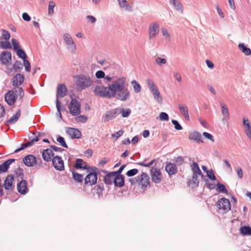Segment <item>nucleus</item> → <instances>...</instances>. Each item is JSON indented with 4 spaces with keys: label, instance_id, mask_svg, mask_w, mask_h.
<instances>
[{
    "label": "nucleus",
    "instance_id": "nucleus-3",
    "mask_svg": "<svg viewBox=\"0 0 251 251\" xmlns=\"http://www.w3.org/2000/svg\"><path fill=\"white\" fill-rule=\"evenodd\" d=\"M87 170L88 172L92 171V172H90L84 178V184L87 185L89 183L91 186H92L97 182L99 170L94 166H88Z\"/></svg>",
    "mask_w": 251,
    "mask_h": 251
},
{
    "label": "nucleus",
    "instance_id": "nucleus-1",
    "mask_svg": "<svg viewBox=\"0 0 251 251\" xmlns=\"http://www.w3.org/2000/svg\"><path fill=\"white\" fill-rule=\"evenodd\" d=\"M108 81V86L98 85L94 90V94L98 96L103 98L111 99L115 98L121 101H126L130 96V92L126 87V79L122 76L116 79L112 80L111 77H104Z\"/></svg>",
    "mask_w": 251,
    "mask_h": 251
},
{
    "label": "nucleus",
    "instance_id": "nucleus-53",
    "mask_svg": "<svg viewBox=\"0 0 251 251\" xmlns=\"http://www.w3.org/2000/svg\"><path fill=\"white\" fill-rule=\"evenodd\" d=\"M161 31H162L163 35L165 37V39L166 40H168V41H170V35L167 31V29L165 28H162Z\"/></svg>",
    "mask_w": 251,
    "mask_h": 251
},
{
    "label": "nucleus",
    "instance_id": "nucleus-13",
    "mask_svg": "<svg viewBox=\"0 0 251 251\" xmlns=\"http://www.w3.org/2000/svg\"><path fill=\"white\" fill-rule=\"evenodd\" d=\"M66 133L69 134L72 139H79L81 136V132L77 129L74 127H67Z\"/></svg>",
    "mask_w": 251,
    "mask_h": 251
},
{
    "label": "nucleus",
    "instance_id": "nucleus-22",
    "mask_svg": "<svg viewBox=\"0 0 251 251\" xmlns=\"http://www.w3.org/2000/svg\"><path fill=\"white\" fill-rule=\"evenodd\" d=\"M189 138L190 139L198 143L202 142V136L201 134L197 131L190 132L189 135Z\"/></svg>",
    "mask_w": 251,
    "mask_h": 251
},
{
    "label": "nucleus",
    "instance_id": "nucleus-6",
    "mask_svg": "<svg viewBox=\"0 0 251 251\" xmlns=\"http://www.w3.org/2000/svg\"><path fill=\"white\" fill-rule=\"evenodd\" d=\"M217 208L219 210H222L223 213H226L231 208V204L229 201L226 198H223L219 200L216 203Z\"/></svg>",
    "mask_w": 251,
    "mask_h": 251
},
{
    "label": "nucleus",
    "instance_id": "nucleus-63",
    "mask_svg": "<svg viewBox=\"0 0 251 251\" xmlns=\"http://www.w3.org/2000/svg\"><path fill=\"white\" fill-rule=\"evenodd\" d=\"M155 62L158 64H165L166 60L165 58H161L160 57H157L155 59Z\"/></svg>",
    "mask_w": 251,
    "mask_h": 251
},
{
    "label": "nucleus",
    "instance_id": "nucleus-46",
    "mask_svg": "<svg viewBox=\"0 0 251 251\" xmlns=\"http://www.w3.org/2000/svg\"><path fill=\"white\" fill-rule=\"evenodd\" d=\"M11 43L13 47V50L15 51L20 49L19 43L17 39L14 38L12 39Z\"/></svg>",
    "mask_w": 251,
    "mask_h": 251
},
{
    "label": "nucleus",
    "instance_id": "nucleus-51",
    "mask_svg": "<svg viewBox=\"0 0 251 251\" xmlns=\"http://www.w3.org/2000/svg\"><path fill=\"white\" fill-rule=\"evenodd\" d=\"M24 65L25 67V70L26 72H29L31 70L30 63L27 58L23 60Z\"/></svg>",
    "mask_w": 251,
    "mask_h": 251
},
{
    "label": "nucleus",
    "instance_id": "nucleus-33",
    "mask_svg": "<svg viewBox=\"0 0 251 251\" xmlns=\"http://www.w3.org/2000/svg\"><path fill=\"white\" fill-rule=\"evenodd\" d=\"M191 167L193 171V174H198L199 175L201 176L202 177L203 176V175L201 173L197 163L195 162H193V163L191 165Z\"/></svg>",
    "mask_w": 251,
    "mask_h": 251
},
{
    "label": "nucleus",
    "instance_id": "nucleus-17",
    "mask_svg": "<svg viewBox=\"0 0 251 251\" xmlns=\"http://www.w3.org/2000/svg\"><path fill=\"white\" fill-rule=\"evenodd\" d=\"M12 60V55L10 52L3 51L1 52L0 57V60L2 64L8 65Z\"/></svg>",
    "mask_w": 251,
    "mask_h": 251
},
{
    "label": "nucleus",
    "instance_id": "nucleus-54",
    "mask_svg": "<svg viewBox=\"0 0 251 251\" xmlns=\"http://www.w3.org/2000/svg\"><path fill=\"white\" fill-rule=\"evenodd\" d=\"M55 3L53 1H50L49 4L48 13L49 14H51L53 13V8L55 6Z\"/></svg>",
    "mask_w": 251,
    "mask_h": 251
},
{
    "label": "nucleus",
    "instance_id": "nucleus-8",
    "mask_svg": "<svg viewBox=\"0 0 251 251\" xmlns=\"http://www.w3.org/2000/svg\"><path fill=\"white\" fill-rule=\"evenodd\" d=\"M52 164L54 168L59 171L64 170V162L60 156L56 155L52 159Z\"/></svg>",
    "mask_w": 251,
    "mask_h": 251
},
{
    "label": "nucleus",
    "instance_id": "nucleus-59",
    "mask_svg": "<svg viewBox=\"0 0 251 251\" xmlns=\"http://www.w3.org/2000/svg\"><path fill=\"white\" fill-rule=\"evenodd\" d=\"M207 176H208V177L211 180H216V176H215L214 174V173L212 171V169H211V171H208L207 173Z\"/></svg>",
    "mask_w": 251,
    "mask_h": 251
},
{
    "label": "nucleus",
    "instance_id": "nucleus-39",
    "mask_svg": "<svg viewBox=\"0 0 251 251\" xmlns=\"http://www.w3.org/2000/svg\"><path fill=\"white\" fill-rule=\"evenodd\" d=\"M217 190L218 192L224 193L226 194H228V190H227L224 184L221 183L220 182H218L217 184Z\"/></svg>",
    "mask_w": 251,
    "mask_h": 251
},
{
    "label": "nucleus",
    "instance_id": "nucleus-56",
    "mask_svg": "<svg viewBox=\"0 0 251 251\" xmlns=\"http://www.w3.org/2000/svg\"><path fill=\"white\" fill-rule=\"evenodd\" d=\"M175 161L178 166H180L184 163V158L182 156H178L175 159Z\"/></svg>",
    "mask_w": 251,
    "mask_h": 251
},
{
    "label": "nucleus",
    "instance_id": "nucleus-14",
    "mask_svg": "<svg viewBox=\"0 0 251 251\" xmlns=\"http://www.w3.org/2000/svg\"><path fill=\"white\" fill-rule=\"evenodd\" d=\"M68 90L64 83L59 84L57 87L56 97L62 98L67 95Z\"/></svg>",
    "mask_w": 251,
    "mask_h": 251
},
{
    "label": "nucleus",
    "instance_id": "nucleus-50",
    "mask_svg": "<svg viewBox=\"0 0 251 251\" xmlns=\"http://www.w3.org/2000/svg\"><path fill=\"white\" fill-rule=\"evenodd\" d=\"M198 174H193L192 181L193 184H194L195 187H197L199 184V180L198 179Z\"/></svg>",
    "mask_w": 251,
    "mask_h": 251
},
{
    "label": "nucleus",
    "instance_id": "nucleus-52",
    "mask_svg": "<svg viewBox=\"0 0 251 251\" xmlns=\"http://www.w3.org/2000/svg\"><path fill=\"white\" fill-rule=\"evenodd\" d=\"M172 123L174 125L176 129L179 130L182 129V126L179 124L177 120H172Z\"/></svg>",
    "mask_w": 251,
    "mask_h": 251
},
{
    "label": "nucleus",
    "instance_id": "nucleus-18",
    "mask_svg": "<svg viewBox=\"0 0 251 251\" xmlns=\"http://www.w3.org/2000/svg\"><path fill=\"white\" fill-rule=\"evenodd\" d=\"M24 75L20 73L14 75L12 79V85L14 87L21 85L24 81Z\"/></svg>",
    "mask_w": 251,
    "mask_h": 251
},
{
    "label": "nucleus",
    "instance_id": "nucleus-15",
    "mask_svg": "<svg viewBox=\"0 0 251 251\" xmlns=\"http://www.w3.org/2000/svg\"><path fill=\"white\" fill-rule=\"evenodd\" d=\"M5 100L9 105H12L16 101V97L14 90H9L5 95Z\"/></svg>",
    "mask_w": 251,
    "mask_h": 251
},
{
    "label": "nucleus",
    "instance_id": "nucleus-58",
    "mask_svg": "<svg viewBox=\"0 0 251 251\" xmlns=\"http://www.w3.org/2000/svg\"><path fill=\"white\" fill-rule=\"evenodd\" d=\"M124 132V130L121 129L116 132L115 134H112V136L115 138V140H117L123 134Z\"/></svg>",
    "mask_w": 251,
    "mask_h": 251
},
{
    "label": "nucleus",
    "instance_id": "nucleus-44",
    "mask_svg": "<svg viewBox=\"0 0 251 251\" xmlns=\"http://www.w3.org/2000/svg\"><path fill=\"white\" fill-rule=\"evenodd\" d=\"M88 117L86 115H79L75 118V120L77 123H85Z\"/></svg>",
    "mask_w": 251,
    "mask_h": 251
},
{
    "label": "nucleus",
    "instance_id": "nucleus-37",
    "mask_svg": "<svg viewBox=\"0 0 251 251\" xmlns=\"http://www.w3.org/2000/svg\"><path fill=\"white\" fill-rule=\"evenodd\" d=\"M73 175V178L76 181L78 182H82L83 180V175L76 172H72Z\"/></svg>",
    "mask_w": 251,
    "mask_h": 251
},
{
    "label": "nucleus",
    "instance_id": "nucleus-12",
    "mask_svg": "<svg viewBox=\"0 0 251 251\" xmlns=\"http://www.w3.org/2000/svg\"><path fill=\"white\" fill-rule=\"evenodd\" d=\"M63 38L68 48H72L71 51L73 52H75L76 50V46L70 34L67 33H65Z\"/></svg>",
    "mask_w": 251,
    "mask_h": 251
},
{
    "label": "nucleus",
    "instance_id": "nucleus-55",
    "mask_svg": "<svg viewBox=\"0 0 251 251\" xmlns=\"http://www.w3.org/2000/svg\"><path fill=\"white\" fill-rule=\"evenodd\" d=\"M159 118L162 121H168L169 119L168 115L165 112H161L159 115Z\"/></svg>",
    "mask_w": 251,
    "mask_h": 251
},
{
    "label": "nucleus",
    "instance_id": "nucleus-34",
    "mask_svg": "<svg viewBox=\"0 0 251 251\" xmlns=\"http://www.w3.org/2000/svg\"><path fill=\"white\" fill-rule=\"evenodd\" d=\"M238 48L246 55H250L251 54V50L250 48L245 46L243 43H240L238 45Z\"/></svg>",
    "mask_w": 251,
    "mask_h": 251
},
{
    "label": "nucleus",
    "instance_id": "nucleus-21",
    "mask_svg": "<svg viewBox=\"0 0 251 251\" xmlns=\"http://www.w3.org/2000/svg\"><path fill=\"white\" fill-rule=\"evenodd\" d=\"M54 153L50 149L43 150L42 151V157L46 162H49L51 160V157H54Z\"/></svg>",
    "mask_w": 251,
    "mask_h": 251
},
{
    "label": "nucleus",
    "instance_id": "nucleus-60",
    "mask_svg": "<svg viewBox=\"0 0 251 251\" xmlns=\"http://www.w3.org/2000/svg\"><path fill=\"white\" fill-rule=\"evenodd\" d=\"M2 35L5 40L9 39L10 37V34L9 32L5 29L2 30Z\"/></svg>",
    "mask_w": 251,
    "mask_h": 251
},
{
    "label": "nucleus",
    "instance_id": "nucleus-20",
    "mask_svg": "<svg viewBox=\"0 0 251 251\" xmlns=\"http://www.w3.org/2000/svg\"><path fill=\"white\" fill-rule=\"evenodd\" d=\"M113 180V183L116 187H122L125 185V177L122 175H116Z\"/></svg>",
    "mask_w": 251,
    "mask_h": 251
},
{
    "label": "nucleus",
    "instance_id": "nucleus-26",
    "mask_svg": "<svg viewBox=\"0 0 251 251\" xmlns=\"http://www.w3.org/2000/svg\"><path fill=\"white\" fill-rule=\"evenodd\" d=\"M14 178V176L12 175H10L6 177L3 184V187L6 190H9L12 186Z\"/></svg>",
    "mask_w": 251,
    "mask_h": 251
},
{
    "label": "nucleus",
    "instance_id": "nucleus-27",
    "mask_svg": "<svg viewBox=\"0 0 251 251\" xmlns=\"http://www.w3.org/2000/svg\"><path fill=\"white\" fill-rule=\"evenodd\" d=\"M74 167L76 169L87 170L88 169V166L86 162H84L80 158H78L76 160V163Z\"/></svg>",
    "mask_w": 251,
    "mask_h": 251
},
{
    "label": "nucleus",
    "instance_id": "nucleus-5",
    "mask_svg": "<svg viewBox=\"0 0 251 251\" xmlns=\"http://www.w3.org/2000/svg\"><path fill=\"white\" fill-rule=\"evenodd\" d=\"M70 113L74 116L78 115L81 112L79 102L75 99H72L68 106Z\"/></svg>",
    "mask_w": 251,
    "mask_h": 251
},
{
    "label": "nucleus",
    "instance_id": "nucleus-25",
    "mask_svg": "<svg viewBox=\"0 0 251 251\" xmlns=\"http://www.w3.org/2000/svg\"><path fill=\"white\" fill-rule=\"evenodd\" d=\"M165 170L169 175L172 176L176 173L177 167L175 164L170 163L166 165Z\"/></svg>",
    "mask_w": 251,
    "mask_h": 251
},
{
    "label": "nucleus",
    "instance_id": "nucleus-4",
    "mask_svg": "<svg viewBox=\"0 0 251 251\" xmlns=\"http://www.w3.org/2000/svg\"><path fill=\"white\" fill-rule=\"evenodd\" d=\"M148 85L150 88V91L153 95L154 100L159 103L162 102V99L161 94L153 81L150 79L147 80Z\"/></svg>",
    "mask_w": 251,
    "mask_h": 251
},
{
    "label": "nucleus",
    "instance_id": "nucleus-10",
    "mask_svg": "<svg viewBox=\"0 0 251 251\" xmlns=\"http://www.w3.org/2000/svg\"><path fill=\"white\" fill-rule=\"evenodd\" d=\"M151 180L155 183L158 184L161 182L162 180V174L161 171L156 168H152L151 170Z\"/></svg>",
    "mask_w": 251,
    "mask_h": 251
},
{
    "label": "nucleus",
    "instance_id": "nucleus-11",
    "mask_svg": "<svg viewBox=\"0 0 251 251\" xmlns=\"http://www.w3.org/2000/svg\"><path fill=\"white\" fill-rule=\"evenodd\" d=\"M138 184L143 188H147L150 184V177L147 174L142 172L140 176H138Z\"/></svg>",
    "mask_w": 251,
    "mask_h": 251
},
{
    "label": "nucleus",
    "instance_id": "nucleus-49",
    "mask_svg": "<svg viewBox=\"0 0 251 251\" xmlns=\"http://www.w3.org/2000/svg\"><path fill=\"white\" fill-rule=\"evenodd\" d=\"M16 176L21 178H23L24 176V170L21 168H17L15 171Z\"/></svg>",
    "mask_w": 251,
    "mask_h": 251
},
{
    "label": "nucleus",
    "instance_id": "nucleus-45",
    "mask_svg": "<svg viewBox=\"0 0 251 251\" xmlns=\"http://www.w3.org/2000/svg\"><path fill=\"white\" fill-rule=\"evenodd\" d=\"M61 102L58 99L56 100V106L57 110V114L58 115L60 119H62V116L61 113Z\"/></svg>",
    "mask_w": 251,
    "mask_h": 251
},
{
    "label": "nucleus",
    "instance_id": "nucleus-2",
    "mask_svg": "<svg viewBox=\"0 0 251 251\" xmlns=\"http://www.w3.org/2000/svg\"><path fill=\"white\" fill-rule=\"evenodd\" d=\"M75 83L77 90L81 91L91 86L93 83V80L88 76L80 75L77 76Z\"/></svg>",
    "mask_w": 251,
    "mask_h": 251
},
{
    "label": "nucleus",
    "instance_id": "nucleus-43",
    "mask_svg": "<svg viewBox=\"0 0 251 251\" xmlns=\"http://www.w3.org/2000/svg\"><path fill=\"white\" fill-rule=\"evenodd\" d=\"M0 47L3 49H9L12 48V46L10 43L6 41L0 42Z\"/></svg>",
    "mask_w": 251,
    "mask_h": 251
},
{
    "label": "nucleus",
    "instance_id": "nucleus-61",
    "mask_svg": "<svg viewBox=\"0 0 251 251\" xmlns=\"http://www.w3.org/2000/svg\"><path fill=\"white\" fill-rule=\"evenodd\" d=\"M96 76L97 78H104L105 77V73L102 71H98L96 73Z\"/></svg>",
    "mask_w": 251,
    "mask_h": 251
},
{
    "label": "nucleus",
    "instance_id": "nucleus-35",
    "mask_svg": "<svg viewBox=\"0 0 251 251\" xmlns=\"http://www.w3.org/2000/svg\"><path fill=\"white\" fill-rule=\"evenodd\" d=\"M14 93L17 95V97H19V99L22 100L24 97V92L23 88L19 86H16L14 88Z\"/></svg>",
    "mask_w": 251,
    "mask_h": 251
},
{
    "label": "nucleus",
    "instance_id": "nucleus-62",
    "mask_svg": "<svg viewBox=\"0 0 251 251\" xmlns=\"http://www.w3.org/2000/svg\"><path fill=\"white\" fill-rule=\"evenodd\" d=\"M22 18L26 22H29L31 20V17L26 12L23 13L22 14Z\"/></svg>",
    "mask_w": 251,
    "mask_h": 251
},
{
    "label": "nucleus",
    "instance_id": "nucleus-16",
    "mask_svg": "<svg viewBox=\"0 0 251 251\" xmlns=\"http://www.w3.org/2000/svg\"><path fill=\"white\" fill-rule=\"evenodd\" d=\"M24 163L28 167H33L37 163L36 158L31 154H28L23 158Z\"/></svg>",
    "mask_w": 251,
    "mask_h": 251
},
{
    "label": "nucleus",
    "instance_id": "nucleus-30",
    "mask_svg": "<svg viewBox=\"0 0 251 251\" xmlns=\"http://www.w3.org/2000/svg\"><path fill=\"white\" fill-rule=\"evenodd\" d=\"M178 108L181 114L183 116L186 121H189L190 118L188 114V109L186 106L178 105Z\"/></svg>",
    "mask_w": 251,
    "mask_h": 251
},
{
    "label": "nucleus",
    "instance_id": "nucleus-31",
    "mask_svg": "<svg viewBox=\"0 0 251 251\" xmlns=\"http://www.w3.org/2000/svg\"><path fill=\"white\" fill-rule=\"evenodd\" d=\"M170 3L173 4L176 10L183 13L182 5L179 0H169Z\"/></svg>",
    "mask_w": 251,
    "mask_h": 251
},
{
    "label": "nucleus",
    "instance_id": "nucleus-29",
    "mask_svg": "<svg viewBox=\"0 0 251 251\" xmlns=\"http://www.w3.org/2000/svg\"><path fill=\"white\" fill-rule=\"evenodd\" d=\"M220 105L222 108V113L224 116V117L222 119V121L223 122H224V121L226 122L227 120L228 119H229V118L228 109L225 103L221 102L220 103Z\"/></svg>",
    "mask_w": 251,
    "mask_h": 251
},
{
    "label": "nucleus",
    "instance_id": "nucleus-32",
    "mask_svg": "<svg viewBox=\"0 0 251 251\" xmlns=\"http://www.w3.org/2000/svg\"><path fill=\"white\" fill-rule=\"evenodd\" d=\"M240 233L243 236L251 235V227L249 226H243L240 228Z\"/></svg>",
    "mask_w": 251,
    "mask_h": 251
},
{
    "label": "nucleus",
    "instance_id": "nucleus-9",
    "mask_svg": "<svg viewBox=\"0 0 251 251\" xmlns=\"http://www.w3.org/2000/svg\"><path fill=\"white\" fill-rule=\"evenodd\" d=\"M159 32V25L154 22L150 25L149 27V38L150 39L155 37Z\"/></svg>",
    "mask_w": 251,
    "mask_h": 251
},
{
    "label": "nucleus",
    "instance_id": "nucleus-48",
    "mask_svg": "<svg viewBox=\"0 0 251 251\" xmlns=\"http://www.w3.org/2000/svg\"><path fill=\"white\" fill-rule=\"evenodd\" d=\"M138 173V169H131V170L128 171L126 172V175L128 177H131V176H134L135 175L137 174Z\"/></svg>",
    "mask_w": 251,
    "mask_h": 251
},
{
    "label": "nucleus",
    "instance_id": "nucleus-40",
    "mask_svg": "<svg viewBox=\"0 0 251 251\" xmlns=\"http://www.w3.org/2000/svg\"><path fill=\"white\" fill-rule=\"evenodd\" d=\"M131 83L133 86L134 91L135 93H139L141 91V86L139 84V83L138 82H137L136 80H132L131 81Z\"/></svg>",
    "mask_w": 251,
    "mask_h": 251
},
{
    "label": "nucleus",
    "instance_id": "nucleus-7",
    "mask_svg": "<svg viewBox=\"0 0 251 251\" xmlns=\"http://www.w3.org/2000/svg\"><path fill=\"white\" fill-rule=\"evenodd\" d=\"M120 109L116 108L106 112L105 114L102 117V121L103 122H107L109 120L115 118L120 114Z\"/></svg>",
    "mask_w": 251,
    "mask_h": 251
},
{
    "label": "nucleus",
    "instance_id": "nucleus-28",
    "mask_svg": "<svg viewBox=\"0 0 251 251\" xmlns=\"http://www.w3.org/2000/svg\"><path fill=\"white\" fill-rule=\"evenodd\" d=\"M116 174L114 172H109L107 174L104 176L103 181L104 183L107 185H111L113 183V180Z\"/></svg>",
    "mask_w": 251,
    "mask_h": 251
},
{
    "label": "nucleus",
    "instance_id": "nucleus-57",
    "mask_svg": "<svg viewBox=\"0 0 251 251\" xmlns=\"http://www.w3.org/2000/svg\"><path fill=\"white\" fill-rule=\"evenodd\" d=\"M96 193L98 194H101L104 189L103 184L102 183H100V184H98L96 186Z\"/></svg>",
    "mask_w": 251,
    "mask_h": 251
},
{
    "label": "nucleus",
    "instance_id": "nucleus-24",
    "mask_svg": "<svg viewBox=\"0 0 251 251\" xmlns=\"http://www.w3.org/2000/svg\"><path fill=\"white\" fill-rule=\"evenodd\" d=\"M15 159H9L7 160L6 161L4 162L2 164L0 165V172H6L9 168L10 165L15 161Z\"/></svg>",
    "mask_w": 251,
    "mask_h": 251
},
{
    "label": "nucleus",
    "instance_id": "nucleus-38",
    "mask_svg": "<svg viewBox=\"0 0 251 251\" xmlns=\"http://www.w3.org/2000/svg\"><path fill=\"white\" fill-rule=\"evenodd\" d=\"M13 68L15 72H21L23 69V64L21 61H16L13 65Z\"/></svg>",
    "mask_w": 251,
    "mask_h": 251
},
{
    "label": "nucleus",
    "instance_id": "nucleus-47",
    "mask_svg": "<svg viewBox=\"0 0 251 251\" xmlns=\"http://www.w3.org/2000/svg\"><path fill=\"white\" fill-rule=\"evenodd\" d=\"M56 140H57V142L60 143L62 147H63L64 148H68L67 145L66 143V142L65 141V139L64 138V137H62L61 136H59L57 138Z\"/></svg>",
    "mask_w": 251,
    "mask_h": 251
},
{
    "label": "nucleus",
    "instance_id": "nucleus-19",
    "mask_svg": "<svg viewBox=\"0 0 251 251\" xmlns=\"http://www.w3.org/2000/svg\"><path fill=\"white\" fill-rule=\"evenodd\" d=\"M27 182L26 180L22 179L17 184V190L21 194L24 195L27 192Z\"/></svg>",
    "mask_w": 251,
    "mask_h": 251
},
{
    "label": "nucleus",
    "instance_id": "nucleus-64",
    "mask_svg": "<svg viewBox=\"0 0 251 251\" xmlns=\"http://www.w3.org/2000/svg\"><path fill=\"white\" fill-rule=\"evenodd\" d=\"M237 173L238 175V176L240 179H241L243 178V171L240 167H238L236 169Z\"/></svg>",
    "mask_w": 251,
    "mask_h": 251
},
{
    "label": "nucleus",
    "instance_id": "nucleus-41",
    "mask_svg": "<svg viewBox=\"0 0 251 251\" xmlns=\"http://www.w3.org/2000/svg\"><path fill=\"white\" fill-rule=\"evenodd\" d=\"M15 51L16 52L17 54L19 56V58H20L23 60L27 58V55L25 53L24 50L20 48Z\"/></svg>",
    "mask_w": 251,
    "mask_h": 251
},
{
    "label": "nucleus",
    "instance_id": "nucleus-36",
    "mask_svg": "<svg viewBox=\"0 0 251 251\" xmlns=\"http://www.w3.org/2000/svg\"><path fill=\"white\" fill-rule=\"evenodd\" d=\"M121 8H125L126 10L130 11L131 7L129 5L126 0H117Z\"/></svg>",
    "mask_w": 251,
    "mask_h": 251
},
{
    "label": "nucleus",
    "instance_id": "nucleus-42",
    "mask_svg": "<svg viewBox=\"0 0 251 251\" xmlns=\"http://www.w3.org/2000/svg\"><path fill=\"white\" fill-rule=\"evenodd\" d=\"M118 108L120 110V113L122 114V116L123 117H128L131 113V110L129 109H126L125 110L123 108L120 107H118Z\"/></svg>",
    "mask_w": 251,
    "mask_h": 251
},
{
    "label": "nucleus",
    "instance_id": "nucleus-23",
    "mask_svg": "<svg viewBox=\"0 0 251 251\" xmlns=\"http://www.w3.org/2000/svg\"><path fill=\"white\" fill-rule=\"evenodd\" d=\"M21 110L18 109L14 115L11 117L9 120L5 122V125L6 126H9L10 124H14L16 123L21 116Z\"/></svg>",
    "mask_w": 251,
    "mask_h": 251
}]
</instances>
